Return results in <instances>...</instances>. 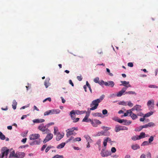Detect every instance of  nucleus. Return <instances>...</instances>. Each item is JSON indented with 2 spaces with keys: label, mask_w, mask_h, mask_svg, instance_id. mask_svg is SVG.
Here are the masks:
<instances>
[{
  "label": "nucleus",
  "mask_w": 158,
  "mask_h": 158,
  "mask_svg": "<svg viewBox=\"0 0 158 158\" xmlns=\"http://www.w3.org/2000/svg\"><path fill=\"white\" fill-rule=\"evenodd\" d=\"M100 102V101L99 99H96L93 101L90 104L91 108L90 110H93L97 109Z\"/></svg>",
  "instance_id": "1"
},
{
  "label": "nucleus",
  "mask_w": 158,
  "mask_h": 158,
  "mask_svg": "<svg viewBox=\"0 0 158 158\" xmlns=\"http://www.w3.org/2000/svg\"><path fill=\"white\" fill-rule=\"evenodd\" d=\"M77 127H72L71 128H69L66 130V136L67 137H69V136L72 135H75L76 134V133L74 132V131H77Z\"/></svg>",
  "instance_id": "2"
},
{
  "label": "nucleus",
  "mask_w": 158,
  "mask_h": 158,
  "mask_svg": "<svg viewBox=\"0 0 158 158\" xmlns=\"http://www.w3.org/2000/svg\"><path fill=\"white\" fill-rule=\"evenodd\" d=\"M38 129L44 132V134L50 132V131L46 128V125L44 126L43 123L40 124L38 127Z\"/></svg>",
  "instance_id": "3"
},
{
  "label": "nucleus",
  "mask_w": 158,
  "mask_h": 158,
  "mask_svg": "<svg viewBox=\"0 0 158 158\" xmlns=\"http://www.w3.org/2000/svg\"><path fill=\"white\" fill-rule=\"evenodd\" d=\"M9 149L6 147H3L1 150V153L2 156H1L2 158H4V156H5V158H7L9 153Z\"/></svg>",
  "instance_id": "4"
},
{
  "label": "nucleus",
  "mask_w": 158,
  "mask_h": 158,
  "mask_svg": "<svg viewBox=\"0 0 158 158\" xmlns=\"http://www.w3.org/2000/svg\"><path fill=\"white\" fill-rule=\"evenodd\" d=\"M92 126L94 127H97L98 125L101 124V122L99 120L97 119H91L90 120Z\"/></svg>",
  "instance_id": "5"
},
{
  "label": "nucleus",
  "mask_w": 158,
  "mask_h": 158,
  "mask_svg": "<svg viewBox=\"0 0 158 158\" xmlns=\"http://www.w3.org/2000/svg\"><path fill=\"white\" fill-rule=\"evenodd\" d=\"M101 156L102 157L108 156L111 155V152L107 150H105V149H103L100 153Z\"/></svg>",
  "instance_id": "6"
},
{
  "label": "nucleus",
  "mask_w": 158,
  "mask_h": 158,
  "mask_svg": "<svg viewBox=\"0 0 158 158\" xmlns=\"http://www.w3.org/2000/svg\"><path fill=\"white\" fill-rule=\"evenodd\" d=\"M128 129V128L126 127L116 125L115 127V132H117L120 130H127Z\"/></svg>",
  "instance_id": "7"
},
{
  "label": "nucleus",
  "mask_w": 158,
  "mask_h": 158,
  "mask_svg": "<svg viewBox=\"0 0 158 158\" xmlns=\"http://www.w3.org/2000/svg\"><path fill=\"white\" fill-rule=\"evenodd\" d=\"M48 134L46 136L45 138L43 141L44 143H46L47 142L51 140L53 137V135L52 134L48 133Z\"/></svg>",
  "instance_id": "8"
},
{
  "label": "nucleus",
  "mask_w": 158,
  "mask_h": 158,
  "mask_svg": "<svg viewBox=\"0 0 158 158\" xmlns=\"http://www.w3.org/2000/svg\"><path fill=\"white\" fill-rule=\"evenodd\" d=\"M40 137V135L38 134H32L30 136V139L31 140H36L39 138Z\"/></svg>",
  "instance_id": "9"
},
{
  "label": "nucleus",
  "mask_w": 158,
  "mask_h": 158,
  "mask_svg": "<svg viewBox=\"0 0 158 158\" xmlns=\"http://www.w3.org/2000/svg\"><path fill=\"white\" fill-rule=\"evenodd\" d=\"M40 139H39L37 140H35L31 142L30 143L31 145L33 146L34 145H38L40 144Z\"/></svg>",
  "instance_id": "10"
},
{
  "label": "nucleus",
  "mask_w": 158,
  "mask_h": 158,
  "mask_svg": "<svg viewBox=\"0 0 158 158\" xmlns=\"http://www.w3.org/2000/svg\"><path fill=\"white\" fill-rule=\"evenodd\" d=\"M121 82L122 83V84H120V85L121 86L123 85V86L126 87L125 88H127V89L129 87H131V85L129 84V81H121Z\"/></svg>",
  "instance_id": "11"
},
{
  "label": "nucleus",
  "mask_w": 158,
  "mask_h": 158,
  "mask_svg": "<svg viewBox=\"0 0 158 158\" xmlns=\"http://www.w3.org/2000/svg\"><path fill=\"white\" fill-rule=\"evenodd\" d=\"M127 90V88H123L122 89L119 91L116 95V96L117 97H121L123 94L125 92L126 90Z\"/></svg>",
  "instance_id": "12"
},
{
  "label": "nucleus",
  "mask_w": 158,
  "mask_h": 158,
  "mask_svg": "<svg viewBox=\"0 0 158 158\" xmlns=\"http://www.w3.org/2000/svg\"><path fill=\"white\" fill-rule=\"evenodd\" d=\"M45 120L43 119H35L33 120V122L34 123H39L44 122Z\"/></svg>",
  "instance_id": "13"
},
{
  "label": "nucleus",
  "mask_w": 158,
  "mask_h": 158,
  "mask_svg": "<svg viewBox=\"0 0 158 158\" xmlns=\"http://www.w3.org/2000/svg\"><path fill=\"white\" fill-rule=\"evenodd\" d=\"M64 135L60 134V133H58L56 135V139L57 141L60 140L64 136Z\"/></svg>",
  "instance_id": "14"
},
{
  "label": "nucleus",
  "mask_w": 158,
  "mask_h": 158,
  "mask_svg": "<svg viewBox=\"0 0 158 158\" xmlns=\"http://www.w3.org/2000/svg\"><path fill=\"white\" fill-rule=\"evenodd\" d=\"M75 114H76L75 113L74 110H72L70 112V115L72 120H74L76 116Z\"/></svg>",
  "instance_id": "15"
},
{
  "label": "nucleus",
  "mask_w": 158,
  "mask_h": 158,
  "mask_svg": "<svg viewBox=\"0 0 158 158\" xmlns=\"http://www.w3.org/2000/svg\"><path fill=\"white\" fill-rule=\"evenodd\" d=\"M130 116H131L132 119L134 120L137 118V116L135 114L133 113L132 112H131V111L130 112Z\"/></svg>",
  "instance_id": "16"
},
{
  "label": "nucleus",
  "mask_w": 158,
  "mask_h": 158,
  "mask_svg": "<svg viewBox=\"0 0 158 158\" xmlns=\"http://www.w3.org/2000/svg\"><path fill=\"white\" fill-rule=\"evenodd\" d=\"M17 105V103L15 100H13L12 102V106L14 110H15L16 108V106Z\"/></svg>",
  "instance_id": "17"
},
{
  "label": "nucleus",
  "mask_w": 158,
  "mask_h": 158,
  "mask_svg": "<svg viewBox=\"0 0 158 158\" xmlns=\"http://www.w3.org/2000/svg\"><path fill=\"white\" fill-rule=\"evenodd\" d=\"M74 112L76 114H81L85 113L86 111H80L79 110H77Z\"/></svg>",
  "instance_id": "18"
},
{
  "label": "nucleus",
  "mask_w": 158,
  "mask_h": 158,
  "mask_svg": "<svg viewBox=\"0 0 158 158\" xmlns=\"http://www.w3.org/2000/svg\"><path fill=\"white\" fill-rule=\"evenodd\" d=\"M89 115H86L84 118L82 120V121L83 122H89L90 120H91L90 119H88Z\"/></svg>",
  "instance_id": "19"
},
{
  "label": "nucleus",
  "mask_w": 158,
  "mask_h": 158,
  "mask_svg": "<svg viewBox=\"0 0 158 158\" xmlns=\"http://www.w3.org/2000/svg\"><path fill=\"white\" fill-rule=\"evenodd\" d=\"M52 114H53L52 113V110H48V111H46L44 113V116H46V115H49Z\"/></svg>",
  "instance_id": "20"
},
{
  "label": "nucleus",
  "mask_w": 158,
  "mask_h": 158,
  "mask_svg": "<svg viewBox=\"0 0 158 158\" xmlns=\"http://www.w3.org/2000/svg\"><path fill=\"white\" fill-rule=\"evenodd\" d=\"M131 148L134 150L140 148L139 146L137 144L133 145L131 146Z\"/></svg>",
  "instance_id": "21"
},
{
  "label": "nucleus",
  "mask_w": 158,
  "mask_h": 158,
  "mask_svg": "<svg viewBox=\"0 0 158 158\" xmlns=\"http://www.w3.org/2000/svg\"><path fill=\"white\" fill-rule=\"evenodd\" d=\"M49 79H46L44 83V85L46 88H47L50 85V83L49 82Z\"/></svg>",
  "instance_id": "22"
},
{
  "label": "nucleus",
  "mask_w": 158,
  "mask_h": 158,
  "mask_svg": "<svg viewBox=\"0 0 158 158\" xmlns=\"http://www.w3.org/2000/svg\"><path fill=\"white\" fill-rule=\"evenodd\" d=\"M84 137L85 138L88 142H91L92 141V139L89 135H85L84 136Z\"/></svg>",
  "instance_id": "23"
},
{
  "label": "nucleus",
  "mask_w": 158,
  "mask_h": 158,
  "mask_svg": "<svg viewBox=\"0 0 158 158\" xmlns=\"http://www.w3.org/2000/svg\"><path fill=\"white\" fill-rule=\"evenodd\" d=\"M65 143H62L58 145L56 147L58 149H61L63 148L65 146Z\"/></svg>",
  "instance_id": "24"
},
{
  "label": "nucleus",
  "mask_w": 158,
  "mask_h": 158,
  "mask_svg": "<svg viewBox=\"0 0 158 158\" xmlns=\"http://www.w3.org/2000/svg\"><path fill=\"white\" fill-rule=\"evenodd\" d=\"M145 133L143 132H141L139 135L138 136V137H139V139H141L142 138H143L145 137Z\"/></svg>",
  "instance_id": "25"
},
{
  "label": "nucleus",
  "mask_w": 158,
  "mask_h": 158,
  "mask_svg": "<svg viewBox=\"0 0 158 158\" xmlns=\"http://www.w3.org/2000/svg\"><path fill=\"white\" fill-rule=\"evenodd\" d=\"M131 120L127 121L125 119V121L123 122V124L124 125H129L131 123Z\"/></svg>",
  "instance_id": "26"
},
{
  "label": "nucleus",
  "mask_w": 158,
  "mask_h": 158,
  "mask_svg": "<svg viewBox=\"0 0 158 158\" xmlns=\"http://www.w3.org/2000/svg\"><path fill=\"white\" fill-rule=\"evenodd\" d=\"M135 110L137 111H139L141 110V106L139 105H136L134 106Z\"/></svg>",
  "instance_id": "27"
},
{
  "label": "nucleus",
  "mask_w": 158,
  "mask_h": 158,
  "mask_svg": "<svg viewBox=\"0 0 158 158\" xmlns=\"http://www.w3.org/2000/svg\"><path fill=\"white\" fill-rule=\"evenodd\" d=\"M16 153H15L14 151L11 152L9 155V157H13L14 158H15Z\"/></svg>",
  "instance_id": "28"
},
{
  "label": "nucleus",
  "mask_w": 158,
  "mask_h": 158,
  "mask_svg": "<svg viewBox=\"0 0 158 158\" xmlns=\"http://www.w3.org/2000/svg\"><path fill=\"white\" fill-rule=\"evenodd\" d=\"M153 112L152 111H150L145 114L144 115L143 114V115L144 116V117H145V118L148 117L152 115L153 114Z\"/></svg>",
  "instance_id": "29"
},
{
  "label": "nucleus",
  "mask_w": 158,
  "mask_h": 158,
  "mask_svg": "<svg viewBox=\"0 0 158 158\" xmlns=\"http://www.w3.org/2000/svg\"><path fill=\"white\" fill-rule=\"evenodd\" d=\"M52 110L53 114H58L60 112L59 109H52Z\"/></svg>",
  "instance_id": "30"
},
{
  "label": "nucleus",
  "mask_w": 158,
  "mask_h": 158,
  "mask_svg": "<svg viewBox=\"0 0 158 158\" xmlns=\"http://www.w3.org/2000/svg\"><path fill=\"white\" fill-rule=\"evenodd\" d=\"M0 139L2 140H4L6 139L5 135L1 131H0Z\"/></svg>",
  "instance_id": "31"
},
{
  "label": "nucleus",
  "mask_w": 158,
  "mask_h": 158,
  "mask_svg": "<svg viewBox=\"0 0 158 158\" xmlns=\"http://www.w3.org/2000/svg\"><path fill=\"white\" fill-rule=\"evenodd\" d=\"M114 85V83L113 81H108V86L113 87Z\"/></svg>",
  "instance_id": "32"
},
{
  "label": "nucleus",
  "mask_w": 158,
  "mask_h": 158,
  "mask_svg": "<svg viewBox=\"0 0 158 158\" xmlns=\"http://www.w3.org/2000/svg\"><path fill=\"white\" fill-rule=\"evenodd\" d=\"M143 129L142 126H139V127H136L135 129V131H141Z\"/></svg>",
  "instance_id": "33"
},
{
  "label": "nucleus",
  "mask_w": 158,
  "mask_h": 158,
  "mask_svg": "<svg viewBox=\"0 0 158 158\" xmlns=\"http://www.w3.org/2000/svg\"><path fill=\"white\" fill-rule=\"evenodd\" d=\"M147 124L148 127H153L155 126V124L152 122L149 123Z\"/></svg>",
  "instance_id": "34"
},
{
  "label": "nucleus",
  "mask_w": 158,
  "mask_h": 158,
  "mask_svg": "<svg viewBox=\"0 0 158 158\" xmlns=\"http://www.w3.org/2000/svg\"><path fill=\"white\" fill-rule=\"evenodd\" d=\"M54 147L52 146H51V145H49V146H48V147L46 148V149H45V152H48V151L51 149V148H54Z\"/></svg>",
  "instance_id": "35"
},
{
  "label": "nucleus",
  "mask_w": 158,
  "mask_h": 158,
  "mask_svg": "<svg viewBox=\"0 0 158 158\" xmlns=\"http://www.w3.org/2000/svg\"><path fill=\"white\" fill-rule=\"evenodd\" d=\"M139 137H138V135L133 136L131 137V139L134 141L139 139Z\"/></svg>",
  "instance_id": "36"
},
{
  "label": "nucleus",
  "mask_w": 158,
  "mask_h": 158,
  "mask_svg": "<svg viewBox=\"0 0 158 158\" xmlns=\"http://www.w3.org/2000/svg\"><path fill=\"white\" fill-rule=\"evenodd\" d=\"M102 115V114L101 113H94L93 114V115L94 116H98V117H101Z\"/></svg>",
  "instance_id": "37"
},
{
  "label": "nucleus",
  "mask_w": 158,
  "mask_h": 158,
  "mask_svg": "<svg viewBox=\"0 0 158 158\" xmlns=\"http://www.w3.org/2000/svg\"><path fill=\"white\" fill-rule=\"evenodd\" d=\"M149 143L148 141H144L141 144V146H144L145 145H148Z\"/></svg>",
  "instance_id": "38"
},
{
  "label": "nucleus",
  "mask_w": 158,
  "mask_h": 158,
  "mask_svg": "<svg viewBox=\"0 0 158 158\" xmlns=\"http://www.w3.org/2000/svg\"><path fill=\"white\" fill-rule=\"evenodd\" d=\"M125 94H132L136 95V93H135L134 91H128V92H126L125 93Z\"/></svg>",
  "instance_id": "39"
},
{
  "label": "nucleus",
  "mask_w": 158,
  "mask_h": 158,
  "mask_svg": "<svg viewBox=\"0 0 158 158\" xmlns=\"http://www.w3.org/2000/svg\"><path fill=\"white\" fill-rule=\"evenodd\" d=\"M64 157L62 155H56L52 157V158H63Z\"/></svg>",
  "instance_id": "40"
},
{
  "label": "nucleus",
  "mask_w": 158,
  "mask_h": 158,
  "mask_svg": "<svg viewBox=\"0 0 158 158\" xmlns=\"http://www.w3.org/2000/svg\"><path fill=\"white\" fill-rule=\"evenodd\" d=\"M154 140V137L152 136H151L150 137V138L148 139V142L149 143H151Z\"/></svg>",
  "instance_id": "41"
},
{
  "label": "nucleus",
  "mask_w": 158,
  "mask_h": 158,
  "mask_svg": "<svg viewBox=\"0 0 158 158\" xmlns=\"http://www.w3.org/2000/svg\"><path fill=\"white\" fill-rule=\"evenodd\" d=\"M140 116H143V118H140L139 120L141 122H143L144 121L145 119V117H144V116L143 115V114L142 113L140 115Z\"/></svg>",
  "instance_id": "42"
},
{
  "label": "nucleus",
  "mask_w": 158,
  "mask_h": 158,
  "mask_svg": "<svg viewBox=\"0 0 158 158\" xmlns=\"http://www.w3.org/2000/svg\"><path fill=\"white\" fill-rule=\"evenodd\" d=\"M119 104L123 106H126L127 105V103L124 101L120 102Z\"/></svg>",
  "instance_id": "43"
},
{
  "label": "nucleus",
  "mask_w": 158,
  "mask_h": 158,
  "mask_svg": "<svg viewBox=\"0 0 158 158\" xmlns=\"http://www.w3.org/2000/svg\"><path fill=\"white\" fill-rule=\"evenodd\" d=\"M115 120V121L118 122L119 123H123V122H124V121H125V119H117V120Z\"/></svg>",
  "instance_id": "44"
},
{
  "label": "nucleus",
  "mask_w": 158,
  "mask_h": 158,
  "mask_svg": "<svg viewBox=\"0 0 158 158\" xmlns=\"http://www.w3.org/2000/svg\"><path fill=\"white\" fill-rule=\"evenodd\" d=\"M94 81L96 83H98L99 81V77H96L94 79Z\"/></svg>",
  "instance_id": "45"
},
{
  "label": "nucleus",
  "mask_w": 158,
  "mask_h": 158,
  "mask_svg": "<svg viewBox=\"0 0 158 158\" xmlns=\"http://www.w3.org/2000/svg\"><path fill=\"white\" fill-rule=\"evenodd\" d=\"M131 111V110H127V112L126 113H125L124 114V116H128L129 114H130V112Z\"/></svg>",
  "instance_id": "46"
},
{
  "label": "nucleus",
  "mask_w": 158,
  "mask_h": 158,
  "mask_svg": "<svg viewBox=\"0 0 158 158\" xmlns=\"http://www.w3.org/2000/svg\"><path fill=\"white\" fill-rule=\"evenodd\" d=\"M81 140V138L80 137H77L75 138L73 140V142H75L76 141H80Z\"/></svg>",
  "instance_id": "47"
},
{
  "label": "nucleus",
  "mask_w": 158,
  "mask_h": 158,
  "mask_svg": "<svg viewBox=\"0 0 158 158\" xmlns=\"http://www.w3.org/2000/svg\"><path fill=\"white\" fill-rule=\"evenodd\" d=\"M105 133V132L103 131H102L101 132H98V136L104 135Z\"/></svg>",
  "instance_id": "48"
},
{
  "label": "nucleus",
  "mask_w": 158,
  "mask_h": 158,
  "mask_svg": "<svg viewBox=\"0 0 158 158\" xmlns=\"http://www.w3.org/2000/svg\"><path fill=\"white\" fill-rule=\"evenodd\" d=\"M152 102L153 103H154V101L153 100H152V101L149 100L148 101L147 103V105L148 106H149L152 104Z\"/></svg>",
  "instance_id": "49"
},
{
  "label": "nucleus",
  "mask_w": 158,
  "mask_h": 158,
  "mask_svg": "<svg viewBox=\"0 0 158 158\" xmlns=\"http://www.w3.org/2000/svg\"><path fill=\"white\" fill-rule=\"evenodd\" d=\"M149 87L151 88H158V86L154 85H150L148 86Z\"/></svg>",
  "instance_id": "50"
},
{
  "label": "nucleus",
  "mask_w": 158,
  "mask_h": 158,
  "mask_svg": "<svg viewBox=\"0 0 158 158\" xmlns=\"http://www.w3.org/2000/svg\"><path fill=\"white\" fill-rule=\"evenodd\" d=\"M106 70L107 72L109 73V74L110 76H113V74L112 73H111L110 72V70L109 69L106 68Z\"/></svg>",
  "instance_id": "51"
},
{
  "label": "nucleus",
  "mask_w": 158,
  "mask_h": 158,
  "mask_svg": "<svg viewBox=\"0 0 158 158\" xmlns=\"http://www.w3.org/2000/svg\"><path fill=\"white\" fill-rule=\"evenodd\" d=\"M102 129L103 130H108L110 129V128L107 127H106L105 126H102Z\"/></svg>",
  "instance_id": "52"
},
{
  "label": "nucleus",
  "mask_w": 158,
  "mask_h": 158,
  "mask_svg": "<svg viewBox=\"0 0 158 158\" xmlns=\"http://www.w3.org/2000/svg\"><path fill=\"white\" fill-rule=\"evenodd\" d=\"M127 105H128L129 106L131 107L132 106H133V104L132 103L131 101H129L128 102V103L127 104Z\"/></svg>",
  "instance_id": "53"
},
{
  "label": "nucleus",
  "mask_w": 158,
  "mask_h": 158,
  "mask_svg": "<svg viewBox=\"0 0 158 158\" xmlns=\"http://www.w3.org/2000/svg\"><path fill=\"white\" fill-rule=\"evenodd\" d=\"M107 142V141L106 139L104 140L103 142V144L104 147H106V146Z\"/></svg>",
  "instance_id": "54"
},
{
  "label": "nucleus",
  "mask_w": 158,
  "mask_h": 158,
  "mask_svg": "<svg viewBox=\"0 0 158 158\" xmlns=\"http://www.w3.org/2000/svg\"><path fill=\"white\" fill-rule=\"evenodd\" d=\"M48 100L49 102H51V98H48L45 99L43 101L44 102H45L46 101Z\"/></svg>",
  "instance_id": "55"
},
{
  "label": "nucleus",
  "mask_w": 158,
  "mask_h": 158,
  "mask_svg": "<svg viewBox=\"0 0 158 158\" xmlns=\"http://www.w3.org/2000/svg\"><path fill=\"white\" fill-rule=\"evenodd\" d=\"M107 110L106 109L103 110L102 111V113L103 114L105 115L107 113Z\"/></svg>",
  "instance_id": "56"
},
{
  "label": "nucleus",
  "mask_w": 158,
  "mask_h": 158,
  "mask_svg": "<svg viewBox=\"0 0 158 158\" xmlns=\"http://www.w3.org/2000/svg\"><path fill=\"white\" fill-rule=\"evenodd\" d=\"M105 96L104 95H102L100 98H99L97 99H99L100 100V102L101 101L104 99Z\"/></svg>",
  "instance_id": "57"
},
{
  "label": "nucleus",
  "mask_w": 158,
  "mask_h": 158,
  "mask_svg": "<svg viewBox=\"0 0 158 158\" xmlns=\"http://www.w3.org/2000/svg\"><path fill=\"white\" fill-rule=\"evenodd\" d=\"M111 151L112 153H114L116 151V149L115 147H112L111 149Z\"/></svg>",
  "instance_id": "58"
},
{
  "label": "nucleus",
  "mask_w": 158,
  "mask_h": 158,
  "mask_svg": "<svg viewBox=\"0 0 158 158\" xmlns=\"http://www.w3.org/2000/svg\"><path fill=\"white\" fill-rule=\"evenodd\" d=\"M127 65L128 66L132 67L133 66V64L132 62H129L128 63Z\"/></svg>",
  "instance_id": "59"
},
{
  "label": "nucleus",
  "mask_w": 158,
  "mask_h": 158,
  "mask_svg": "<svg viewBox=\"0 0 158 158\" xmlns=\"http://www.w3.org/2000/svg\"><path fill=\"white\" fill-rule=\"evenodd\" d=\"M54 124V122H51L49 123H48L47 124V127H49V126L52 125Z\"/></svg>",
  "instance_id": "60"
},
{
  "label": "nucleus",
  "mask_w": 158,
  "mask_h": 158,
  "mask_svg": "<svg viewBox=\"0 0 158 158\" xmlns=\"http://www.w3.org/2000/svg\"><path fill=\"white\" fill-rule=\"evenodd\" d=\"M79 118H75L74 120H73V123H76L79 121Z\"/></svg>",
  "instance_id": "61"
},
{
  "label": "nucleus",
  "mask_w": 158,
  "mask_h": 158,
  "mask_svg": "<svg viewBox=\"0 0 158 158\" xmlns=\"http://www.w3.org/2000/svg\"><path fill=\"white\" fill-rule=\"evenodd\" d=\"M54 134H56L57 131H58V129L57 127H54Z\"/></svg>",
  "instance_id": "62"
},
{
  "label": "nucleus",
  "mask_w": 158,
  "mask_h": 158,
  "mask_svg": "<svg viewBox=\"0 0 158 158\" xmlns=\"http://www.w3.org/2000/svg\"><path fill=\"white\" fill-rule=\"evenodd\" d=\"M104 81L103 80H102L101 81H99L98 84L100 85H102L104 84Z\"/></svg>",
  "instance_id": "63"
},
{
  "label": "nucleus",
  "mask_w": 158,
  "mask_h": 158,
  "mask_svg": "<svg viewBox=\"0 0 158 158\" xmlns=\"http://www.w3.org/2000/svg\"><path fill=\"white\" fill-rule=\"evenodd\" d=\"M77 79L79 81H81L82 80V78L81 76H77Z\"/></svg>",
  "instance_id": "64"
}]
</instances>
